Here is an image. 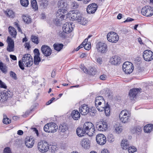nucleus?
<instances>
[{"label": "nucleus", "mask_w": 153, "mask_h": 153, "mask_svg": "<svg viewBox=\"0 0 153 153\" xmlns=\"http://www.w3.org/2000/svg\"><path fill=\"white\" fill-rule=\"evenodd\" d=\"M100 79L102 80H105L106 79V76L105 75H101L100 76Z\"/></svg>", "instance_id": "774afa93"}, {"label": "nucleus", "mask_w": 153, "mask_h": 153, "mask_svg": "<svg viewBox=\"0 0 153 153\" xmlns=\"http://www.w3.org/2000/svg\"><path fill=\"white\" fill-rule=\"evenodd\" d=\"M142 128L140 126H137L136 128H134L132 130L131 132L133 133H138V134H139V133H140L142 131Z\"/></svg>", "instance_id": "58836bf2"}, {"label": "nucleus", "mask_w": 153, "mask_h": 153, "mask_svg": "<svg viewBox=\"0 0 153 153\" xmlns=\"http://www.w3.org/2000/svg\"><path fill=\"white\" fill-rule=\"evenodd\" d=\"M31 129L32 130H33V131H34L35 132V133L36 134L37 136H38V135H39L38 131L36 128H31Z\"/></svg>", "instance_id": "0e129e2a"}, {"label": "nucleus", "mask_w": 153, "mask_h": 153, "mask_svg": "<svg viewBox=\"0 0 153 153\" xmlns=\"http://www.w3.org/2000/svg\"><path fill=\"white\" fill-rule=\"evenodd\" d=\"M121 60L120 57L117 56H114L110 58V61L112 65H118L120 64Z\"/></svg>", "instance_id": "aec40b11"}, {"label": "nucleus", "mask_w": 153, "mask_h": 153, "mask_svg": "<svg viewBox=\"0 0 153 153\" xmlns=\"http://www.w3.org/2000/svg\"><path fill=\"white\" fill-rule=\"evenodd\" d=\"M65 14L61 13L60 15H58V12L56 13V18L55 20V23L57 25H59V24L62 23V22L64 20Z\"/></svg>", "instance_id": "4be33fe9"}, {"label": "nucleus", "mask_w": 153, "mask_h": 153, "mask_svg": "<svg viewBox=\"0 0 153 153\" xmlns=\"http://www.w3.org/2000/svg\"><path fill=\"white\" fill-rule=\"evenodd\" d=\"M96 61L99 64H101L102 63V60L101 57H99L96 59Z\"/></svg>", "instance_id": "6e6d98bb"}, {"label": "nucleus", "mask_w": 153, "mask_h": 153, "mask_svg": "<svg viewBox=\"0 0 153 153\" xmlns=\"http://www.w3.org/2000/svg\"><path fill=\"white\" fill-rule=\"evenodd\" d=\"M96 99L98 100H100L101 102H104L105 103V101L104 100H103V97L102 96H99L96 97Z\"/></svg>", "instance_id": "4d7b16f0"}, {"label": "nucleus", "mask_w": 153, "mask_h": 153, "mask_svg": "<svg viewBox=\"0 0 153 153\" xmlns=\"http://www.w3.org/2000/svg\"><path fill=\"white\" fill-rule=\"evenodd\" d=\"M68 129V126L67 124L63 123L61 125L59 128V131L61 132H64Z\"/></svg>", "instance_id": "7c9ffc66"}, {"label": "nucleus", "mask_w": 153, "mask_h": 153, "mask_svg": "<svg viewBox=\"0 0 153 153\" xmlns=\"http://www.w3.org/2000/svg\"><path fill=\"white\" fill-rule=\"evenodd\" d=\"M134 68H122V69L124 72L126 74H130L131 73Z\"/></svg>", "instance_id": "c9c22d12"}, {"label": "nucleus", "mask_w": 153, "mask_h": 153, "mask_svg": "<svg viewBox=\"0 0 153 153\" xmlns=\"http://www.w3.org/2000/svg\"><path fill=\"white\" fill-rule=\"evenodd\" d=\"M58 129V126L55 123H50L45 125L44 127V129L46 132L54 133Z\"/></svg>", "instance_id": "39448f33"}, {"label": "nucleus", "mask_w": 153, "mask_h": 153, "mask_svg": "<svg viewBox=\"0 0 153 153\" xmlns=\"http://www.w3.org/2000/svg\"><path fill=\"white\" fill-rule=\"evenodd\" d=\"M105 106L104 108L105 114L106 116H108L110 115V107H109V105L107 103L106 104V106H105Z\"/></svg>", "instance_id": "f704fd0d"}, {"label": "nucleus", "mask_w": 153, "mask_h": 153, "mask_svg": "<svg viewBox=\"0 0 153 153\" xmlns=\"http://www.w3.org/2000/svg\"><path fill=\"white\" fill-rule=\"evenodd\" d=\"M7 41L8 43V46L7 48V51L9 52L13 51L14 50V47L13 40L10 37H8Z\"/></svg>", "instance_id": "dca6fc26"}, {"label": "nucleus", "mask_w": 153, "mask_h": 153, "mask_svg": "<svg viewBox=\"0 0 153 153\" xmlns=\"http://www.w3.org/2000/svg\"><path fill=\"white\" fill-rule=\"evenodd\" d=\"M96 128L99 131H105L107 129V125L105 122L100 121L96 123Z\"/></svg>", "instance_id": "ddd939ff"}, {"label": "nucleus", "mask_w": 153, "mask_h": 153, "mask_svg": "<svg viewBox=\"0 0 153 153\" xmlns=\"http://www.w3.org/2000/svg\"><path fill=\"white\" fill-rule=\"evenodd\" d=\"M131 115V113L126 110H123L119 114L120 120L123 123H127L129 120Z\"/></svg>", "instance_id": "20e7f679"}, {"label": "nucleus", "mask_w": 153, "mask_h": 153, "mask_svg": "<svg viewBox=\"0 0 153 153\" xmlns=\"http://www.w3.org/2000/svg\"><path fill=\"white\" fill-rule=\"evenodd\" d=\"M153 129V124H149L146 125L144 127L143 130L144 132L149 133L152 131Z\"/></svg>", "instance_id": "cd10ccee"}, {"label": "nucleus", "mask_w": 153, "mask_h": 153, "mask_svg": "<svg viewBox=\"0 0 153 153\" xmlns=\"http://www.w3.org/2000/svg\"><path fill=\"white\" fill-rule=\"evenodd\" d=\"M10 94L8 91H4L0 93V102H4L10 98Z\"/></svg>", "instance_id": "4468645a"}, {"label": "nucleus", "mask_w": 153, "mask_h": 153, "mask_svg": "<svg viewBox=\"0 0 153 153\" xmlns=\"http://www.w3.org/2000/svg\"><path fill=\"white\" fill-rule=\"evenodd\" d=\"M114 131L118 134L120 133L122 131V129L121 126L117 124H115L114 126Z\"/></svg>", "instance_id": "e433bc0d"}, {"label": "nucleus", "mask_w": 153, "mask_h": 153, "mask_svg": "<svg viewBox=\"0 0 153 153\" xmlns=\"http://www.w3.org/2000/svg\"><path fill=\"white\" fill-rule=\"evenodd\" d=\"M144 59L147 61H150L153 59V53L149 50L145 51L143 55Z\"/></svg>", "instance_id": "1a4fd4ad"}, {"label": "nucleus", "mask_w": 153, "mask_h": 153, "mask_svg": "<svg viewBox=\"0 0 153 153\" xmlns=\"http://www.w3.org/2000/svg\"><path fill=\"white\" fill-rule=\"evenodd\" d=\"M55 100V98L54 97L52 98L49 101L46 102V105H48L51 104L52 103L53 101L54 100Z\"/></svg>", "instance_id": "bf43d9fd"}, {"label": "nucleus", "mask_w": 153, "mask_h": 153, "mask_svg": "<svg viewBox=\"0 0 153 153\" xmlns=\"http://www.w3.org/2000/svg\"><path fill=\"white\" fill-rule=\"evenodd\" d=\"M10 57L13 60H16L17 59L16 56L14 55H10Z\"/></svg>", "instance_id": "338daca9"}, {"label": "nucleus", "mask_w": 153, "mask_h": 153, "mask_svg": "<svg viewBox=\"0 0 153 153\" xmlns=\"http://www.w3.org/2000/svg\"><path fill=\"white\" fill-rule=\"evenodd\" d=\"M97 5L95 3L90 4L87 7V11L89 14L94 13L97 8Z\"/></svg>", "instance_id": "6ab92c4d"}, {"label": "nucleus", "mask_w": 153, "mask_h": 153, "mask_svg": "<svg viewBox=\"0 0 153 153\" xmlns=\"http://www.w3.org/2000/svg\"><path fill=\"white\" fill-rule=\"evenodd\" d=\"M107 38L108 41L112 43H116L119 39L118 35L114 32L109 33L107 35Z\"/></svg>", "instance_id": "6e6552de"}, {"label": "nucleus", "mask_w": 153, "mask_h": 153, "mask_svg": "<svg viewBox=\"0 0 153 153\" xmlns=\"http://www.w3.org/2000/svg\"><path fill=\"white\" fill-rule=\"evenodd\" d=\"M96 140L97 143L101 145H103L106 142L105 136L102 134H99L97 135Z\"/></svg>", "instance_id": "9d476101"}, {"label": "nucleus", "mask_w": 153, "mask_h": 153, "mask_svg": "<svg viewBox=\"0 0 153 153\" xmlns=\"http://www.w3.org/2000/svg\"><path fill=\"white\" fill-rule=\"evenodd\" d=\"M25 145L28 148H32L34 143V139L29 137H26L25 139Z\"/></svg>", "instance_id": "5701e85b"}, {"label": "nucleus", "mask_w": 153, "mask_h": 153, "mask_svg": "<svg viewBox=\"0 0 153 153\" xmlns=\"http://www.w3.org/2000/svg\"><path fill=\"white\" fill-rule=\"evenodd\" d=\"M99 105H97L96 106L97 109L99 111H103L104 110V108L105 107H100L99 106Z\"/></svg>", "instance_id": "680f3d73"}, {"label": "nucleus", "mask_w": 153, "mask_h": 153, "mask_svg": "<svg viewBox=\"0 0 153 153\" xmlns=\"http://www.w3.org/2000/svg\"><path fill=\"white\" fill-rule=\"evenodd\" d=\"M142 14L147 17H150L153 15V8L149 6H146L142 9Z\"/></svg>", "instance_id": "0eeeda50"}, {"label": "nucleus", "mask_w": 153, "mask_h": 153, "mask_svg": "<svg viewBox=\"0 0 153 153\" xmlns=\"http://www.w3.org/2000/svg\"><path fill=\"white\" fill-rule=\"evenodd\" d=\"M38 149L42 153H44L48 151L49 146L48 143L46 141L39 142L38 143Z\"/></svg>", "instance_id": "423d86ee"}, {"label": "nucleus", "mask_w": 153, "mask_h": 153, "mask_svg": "<svg viewBox=\"0 0 153 153\" xmlns=\"http://www.w3.org/2000/svg\"><path fill=\"white\" fill-rule=\"evenodd\" d=\"M84 47L85 49L87 50H89L91 47V44L90 43H88L84 44Z\"/></svg>", "instance_id": "09e8293b"}, {"label": "nucleus", "mask_w": 153, "mask_h": 153, "mask_svg": "<svg viewBox=\"0 0 153 153\" xmlns=\"http://www.w3.org/2000/svg\"><path fill=\"white\" fill-rule=\"evenodd\" d=\"M0 87L4 89H6L7 88L6 84L1 80H0Z\"/></svg>", "instance_id": "8fccbe9b"}, {"label": "nucleus", "mask_w": 153, "mask_h": 153, "mask_svg": "<svg viewBox=\"0 0 153 153\" xmlns=\"http://www.w3.org/2000/svg\"><path fill=\"white\" fill-rule=\"evenodd\" d=\"M34 56H39L40 53L38 49L35 48L34 50Z\"/></svg>", "instance_id": "3c124183"}, {"label": "nucleus", "mask_w": 153, "mask_h": 153, "mask_svg": "<svg viewBox=\"0 0 153 153\" xmlns=\"http://www.w3.org/2000/svg\"><path fill=\"white\" fill-rule=\"evenodd\" d=\"M85 73L90 75H94L96 72L95 68H80Z\"/></svg>", "instance_id": "a211bd4d"}, {"label": "nucleus", "mask_w": 153, "mask_h": 153, "mask_svg": "<svg viewBox=\"0 0 153 153\" xmlns=\"http://www.w3.org/2000/svg\"><path fill=\"white\" fill-rule=\"evenodd\" d=\"M41 51L42 53L45 56H50L52 52V50L48 46L45 45H43L41 48Z\"/></svg>", "instance_id": "9b49d317"}, {"label": "nucleus", "mask_w": 153, "mask_h": 153, "mask_svg": "<svg viewBox=\"0 0 153 153\" xmlns=\"http://www.w3.org/2000/svg\"><path fill=\"white\" fill-rule=\"evenodd\" d=\"M62 29L65 33H70L73 29L71 24L66 22L63 25Z\"/></svg>", "instance_id": "b1692460"}, {"label": "nucleus", "mask_w": 153, "mask_h": 153, "mask_svg": "<svg viewBox=\"0 0 153 153\" xmlns=\"http://www.w3.org/2000/svg\"><path fill=\"white\" fill-rule=\"evenodd\" d=\"M71 116L74 120H77L80 118V115L77 110H74L72 112Z\"/></svg>", "instance_id": "a878e982"}, {"label": "nucleus", "mask_w": 153, "mask_h": 153, "mask_svg": "<svg viewBox=\"0 0 153 153\" xmlns=\"http://www.w3.org/2000/svg\"><path fill=\"white\" fill-rule=\"evenodd\" d=\"M4 153H11L10 149L8 147L5 148L4 150Z\"/></svg>", "instance_id": "5fc2aeb1"}, {"label": "nucleus", "mask_w": 153, "mask_h": 153, "mask_svg": "<svg viewBox=\"0 0 153 153\" xmlns=\"http://www.w3.org/2000/svg\"><path fill=\"white\" fill-rule=\"evenodd\" d=\"M65 33H65V32L63 31L61 33H60V36L62 38H65Z\"/></svg>", "instance_id": "69168bd1"}, {"label": "nucleus", "mask_w": 153, "mask_h": 153, "mask_svg": "<svg viewBox=\"0 0 153 153\" xmlns=\"http://www.w3.org/2000/svg\"><path fill=\"white\" fill-rule=\"evenodd\" d=\"M122 67H134L132 63L129 61H126L123 64Z\"/></svg>", "instance_id": "37998d69"}, {"label": "nucleus", "mask_w": 153, "mask_h": 153, "mask_svg": "<svg viewBox=\"0 0 153 153\" xmlns=\"http://www.w3.org/2000/svg\"><path fill=\"white\" fill-rule=\"evenodd\" d=\"M7 15L10 18H13L14 16V13L12 10H8L6 13Z\"/></svg>", "instance_id": "49530a36"}, {"label": "nucleus", "mask_w": 153, "mask_h": 153, "mask_svg": "<svg viewBox=\"0 0 153 153\" xmlns=\"http://www.w3.org/2000/svg\"><path fill=\"white\" fill-rule=\"evenodd\" d=\"M22 18L24 22L27 24H29L31 22V19L30 16L28 15L23 16Z\"/></svg>", "instance_id": "72a5a7b5"}, {"label": "nucleus", "mask_w": 153, "mask_h": 153, "mask_svg": "<svg viewBox=\"0 0 153 153\" xmlns=\"http://www.w3.org/2000/svg\"><path fill=\"white\" fill-rule=\"evenodd\" d=\"M59 9L57 11L58 15L61 13L66 14L68 12L67 10L68 8V4L63 0L59 1L58 3Z\"/></svg>", "instance_id": "7ed1b4c3"}, {"label": "nucleus", "mask_w": 153, "mask_h": 153, "mask_svg": "<svg viewBox=\"0 0 153 153\" xmlns=\"http://www.w3.org/2000/svg\"><path fill=\"white\" fill-rule=\"evenodd\" d=\"M31 39L32 42H34L35 44H38V38L37 36H36L32 35L31 36Z\"/></svg>", "instance_id": "a19ab883"}, {"label": "nucleus", "mask_w": 153, "mask_h": 153, "mask_svg": "<svg viewBox=\"0 0 153 153\" xmlns=\"http://www.w3.org/2000/svg\"><path fill=\"white\" fill-rule=\"evenodd\" d=\"M4 116L3 123H4L8 124L10 123L11 122V121L8 118L6 117V116L5 117Z\"/></svg>", "instance_id": "de8ad7c7"}, {"label": "nucleus", "mask_w": 153, "mask_h": 153, "mask_svg": "<svg viewBox=\"0 0 153 153\" xmlns=\"http://www.w3.org/2000/svg\"><path fill=\"white\" fill-rule=\"evenodd\" d=\"M128 149V151L129 153H133L136 152L137 150V149L135 147L133 146L129 147Z\"/></svg>", "instance_id": "a18cd8bd"}, {"label": "nucleus", "mask_w": 153, "mask_h": 153, "mask_svg": "<svg viewBox=\"0 0 153 153\" xmlns=\"http://www.w3.org/2000/svg\"><path fill=\"white\" fill-rule=\"evenodd\" d=\"M102 102H103L100 100H97V99H95V103L96 106L97 105H100L101 104Z\"/></svg>", "instance_id": "13d9d810"}, {"label": "nucleus", "mask_w": 153, "mask_h": 153, "mask_svg": "<svg viewBox=\"0 0 153 153\" xmlns=\"http://www.w3.org/2000/svg\"><path fill=\"white\" fill-rule=\"evenodd\" d=\"M21 4L24 7H27L29 5L28 0H20Z\"/></svg>", "instance_id": "c03bdc74"}, {"label": "nucleus", "mask_w": 153, "mask_h": 153, "mask_svg": "<svg viewBox=\"0 0 153 153\" xmlns=\"http://www.w3.org/2000/svg\"><path fill=\"white\" fill-rule=\"evenodd\" d=\"M54 49L57 51H59L62 49L63 45L62 44L55 43L53 45Z\"/></svg>", "instance_id": "473e14b6"}, {"label": "nucleus", "mask_w": 153, "mask_h": 153, "mask_svg": "<svg viewBox=\"0 0 153 153\" xmlns=\"http://www.w3.org/2000/svg\"><path fill=\"white\" fill-rule=\"evenodd\" d=\"M140 88H134L131 89L129 93V95L131 100H135L136 99V96L140 90Z\"/></svg>", "instance_id": "2eb2a0df"}, {"label": "nucleus", "mask_w": 153, "mask_h": 153, "mask_svg": "<svg viewBox=\"0 0 153 153\" xmlns=\"http://www.w3.org/2000/svg\"><path fill=\"white\" fill-rule=\"evenodd\" d=\"M97 47L98 51L100 53H104L107 51V45L105 43L99 42L97 44Z\"/></svg>", "instance_id": "f3484780"}, {"label": "nucleus", "mask_w": 153, "mask_h": 153, "mask_svg": "<svg viewBox=\"0 0 153 153\" xmlns=\"http://www.w3.org/2000/svg\"><path fill=\"white\" fill-rule=\"evenodd\" d=\"M69 14L70 15V16L71 19L73 20H77L78 21L80 20L79 19L81 16L80 13L78 10H73L69 13Z\"/></svg>", "instance_id": "f8f14e48"}, {"label": "nucleus", "mask_w": 153, "mask_h": 153, "mask_svg": "<svg viewBox=\"0 0 153 153\" xmlns=\"http://www.w3.org/2000/svg\"><path fill=\"white\" fill-rule=\"evenodd\" d=\"M90 108L88 105L84 104L82 105L81 107L79 108V111L81 114L82 115L87 114L89 112Z\"/></svg>", "instance_id": "412c9836"}, {"label": "nucleus", "mask_w": 153, "mask_h": 153, "mask_svg": "<svg viewBox=\"0 0 153 153\" xmlns=\"http://www.w3.org/2000/svg\"><path fill=\"white\" fill-rule=\"evenodd\" d=\"M8 30L10 35L13 37L15 38L17 34L15 29L12 27L10 26L8 28Z\"/></svg>", "instance_id": "c756f323"}, {"label": "nucleus", "mask_w": 153, "mask_h": 153, "mask_svg": "<svg viewBox=\"0 0 153 153\" xmlns=\"http://www.w3.org/2000/svg\"><path fill=\"white\" fill-rule=\"evenodd\" d=\"M134 20V19L128 17L126 19L125 21L123 22L125 23L127 22H131Z\"/></svg>", "instance_id": "e2e57ef3"}, {"label": "nucleus", "mask_w": 153, "mask_h": 153, "mask_svg": "<svg viewBox=\"0 0 153 153\" xmlns=\"http://www.w3.org/2000/svg\"><path fill=\"white\" fill-rule=\"evenodd\" d=\"M76 132L79 137H82L87 134L86 131L82 128H78L76 130Z\"/></svg>", "instance_id": "bb28decb"}, {"label": "nucleus", "mask_w": 153, "mask_h": 153, "mask_svg": "<svg viewBox=\"0 0 153 153\" xmlns=\"http://www.w3.org/2000/svg\"><path fill=\"white\" fill-rule=\"evenodd\" d=\"M0 70L5 74L6 73L7 71V69L6 68H0Z\"/></svg>", "instance_id": "052dcab7"}, {"label": "nucleus", "mask_w": 153, "mask_h": 153, "mask_svg": "<svg viewBox=\"0 0 153 153\" xmlns=\"http://www.w3.org/2000/svg\"><path fill=\"white\" fill-rule=\"evenodd\" d=\"M72 8L74 9H75L78 8L79 7L78 4L76 2H73L71 4Z\"/></svg>", "instance_id": "603ef678"}, {"label": "nucleus", "mask_w": 153, "mask_h": 153, "mask_svg": "<svg viewBox=\"0 0 153 153\" xmlns=\"http://www.w3.org/2000/svg\"><path fill=\"white\" fill-rule=\"evenodd\" d=\"M79 19L80 20L78 21V22H79L80 24L82 25H85L88 22V21L85 18L82 17V16L80 17Z\"/></svg>", "instance_id": "79ce46f5"}, {"label": "nucleus", "mask_w": 153, "mask_h": 153, "mask_svg": "<svg viewBox=\"0 0 153 153\" xmlns=\"http://www.w3.org/2000/svg\"><path fill=\"white\" fill-rule=\"evenodd\" d=\"M41 62V59L39 56H34V64L36 65H38Z\"/></svg>", "instance_id": "ea45409f"}, {"label": "nucleus", "mask_w": 153, "mask_h": 153, "mask_svg": "<svg viewBox=\"0 0 153 153\" xmlns=\"http://www.w3.org/2000/svg\"><path fill=\"white\" fill-rule=\"evenodd\" d=\"M31 7L34 10H38V7L37 3L36 0H31Z\"/></svg>", "instance_id": "4c0bfd02"}, {"label": "nucleus", "mask_w": 153, "mask_h": 153, "mask_svg": "<svg viewBox=\"0 0 153 153\" xmlns=\"http://www.w3.org/2000/svg\"><path fill=\"white\" fill-rule=\"evenodd\" d=\"M39 4L40 7L43 8H46L48 5L47 0H40L39 1Z\"/></svg>", "instance_id": "2f4dec72"}, {"label": "nucleus", "mask_w": 153, "mask_h": 153, "mask_svg": "<svg viewBox=\"0 0 153 153\" xmlns=\"http://www.w3.org/2000/svg\"><path fill=\"white\" fill-rule=\"evenodd\" d=\"M83 129L87 134L89 136H92L95 132V129L93 124L91 122H85L83 126Z\"/></svg>", "instance_id": "f03ea898"}, {"label": "nucleus", "mask_w": 153, "mask_h": 153, "mask_svg": "<svg viewBox=\"0 0 153 153\" xmlns=\"http://www.w3.org/2000/svg\"><path fill=\"white\" fill-rule=\"evenodd\" d=\"M10 76L13 79L15 80L17 79V78L16 76V74L14 72L11 71L10 72Z\"/></svg>", "instance_id": "864d4df0"}, {"label": "nucleus", "mask_w": 153, "mask_h": 153, "mask_svg": "<svg viewBox=\"0 0 153 153\" xmlns=\"http://www.w3.org/2000/svg\"><path fill=\"white\" fill-rule=\"evenodd\" d=\"M33 63L32 57L29 54L24 55L22 59V61L20 60L19 61V67H23V66L24 64H25L26 67H30Z\"/></svg>", "instance_id": "f257e3e1"}, {"label": "nucleus", "mask_w": 153, "mask_h": 153, "mask_svg": "<svg viewBox=\"0 0 153 153\" xmlns=\"http://www.w3.org/2000/svg\"><path fill=\"white\" fill-rule=\"evenodd\" d=\"M121 145L123 149L126 150L129 147V144L128 140L126 139H124L122 141Z\"/></svg>", "instance_id": "c85d7f7f"}, {"label": "nucleus", "mask_w": 153, "mask_h": 153, "mask_svg": "<svg viewBox=\"0 0 153 153\" xmlns=\"http://www.w3.org/2000/svg\"><path fill=\"white\" fill-rule=\"evenodd\" d=\"M82 147L85 149H88L90 146V142L89 140L87 138L82 139L80 143Z\"/></svg>", "instance_id": "393cba45"}]
</instances>
